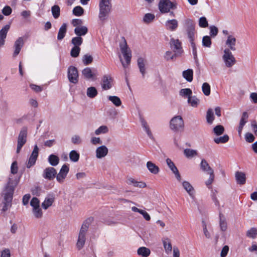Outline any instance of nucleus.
<instances>
[{
  "mask_svg": "<svg viewBox=\"0 0 257 257\" xmlns=\"http://www.w3.org/2000/svg\"><path fill=\"white\" fill-rule=\"evenodd\" d=\"M80 50L81 49L79 47H73L70 51L71 56L73 58L77 57L79 55Z\"/></svg>",
  "mask_w": 257,
  "mask_h": 257,
  "instance_id": "54",
  "label": "nucleus"
},
{
  "mask_svg": "<svg viewBox=\"0 0 257 257\" xmlns=\"http://www.w3.org/2000/svg\"><path fill=\"white\" fill-rule=\"evenodd\" d=\"M71 43L74 47H79L83 43V39L81 37H75L71 40Z\"/></svg>",
  "mask_w": 257,
  "mask_h": 257,
  "instance_id": "46",
  "label": "nucleus"
},
{
  "mask_svg": "<svg viewBox=\"0 0 257 257\" xmlns=\"http://www.w3.org/2000/svg\"><path fill=\"white\" fill-rule=\"evenodd\" d=\"M84 13L83 9L80 6H76L73 10V14L77 17L82 16Z\"/></svg>",
  "mask_w": 257,
  "mask_h": 257,
  "instance_id": "50",
  "label": "nucleus"
},
{
  "mask_svg": "<svg viewBox=\"0 0 257 257\" xmlns=\"http://www.w3.org/2000/svg\"><path fill=\"white\" fill-rule=\"evenodd\" d=\"M162 241L165 252L167 254L170 253L172 250V246L170 239L168 238H165L163 239Z\"/></svg>",
  "mask_w": 257,
  "mask_h": 257,
  "instance_id": "29",
  "label": "nucleus"
},
{
  "mask_svg": "<svg viewBox=\"0 0 257 257\" xmlns=\"http://www.w3.org/2000/svg\"><path fill=\"white\" fill-rule=\"evenodd\" d=\"M137 63L140 71L142 74L143 77H144L145 74L146 73V60L142 57H140L138 59Z\"/></svg>",
  "mask_w": 257,
  "mask_h": 257,
  "instance_id": "27",
  "label": "nucleus"
},
{
  "mask_svg": "<svg viewBox=\"0 0 257 257\" xmlns=\"http://www.w3.org/2000/svg\"><path fill=\"white\" fill-rule=\"evenodd\" d=\"M159 9L161 13L165 14L170 12V10L177 8V3L170 0H160L158 5Z\"/></svg>",
  "mask_w": 257,
  "mask_h": 257,
  "instance_id": "7",
  "label": "nucleus"
},
{
  "mask_svg": "<svg viewBox=\"0 0 257 257\" xmlns=\"http://www.w3.org/2000/svg\"><path fill=\"white\" fill-rule=\"evenodd\" d=\"M236 40L235 38L231 35H229L227 37V39L226 41V45L228 47L229 49L232 51H235V45Z\"/></svg>",
  "mask_w": 257,
  "mask_h": 257,
  "instance_id": "25",
  "label": "nucleus"
},
{
  "mask_svg": "<svg viewBox=\"0 0 257 257\" xmlns=\"http://www.w3.org/2000/svg\"><path fill=\"white\" fill-rule=\"evenodd\" d=\"M24 45V40L23 37H19L14 43V52L13 53V57H15L19 55Z\"/></svg>",
  "mask_w": 257,
  "mask_h": 257,
  "instance_id": "15",
  "label": "nucleus"
},
{
  "mask_svg": "<svg viewBox=\"0 0 257 257\" xmlns=\"http://www.w3.org/2000/svg\"><path fill=\"white\" fill-rule=\"evenodd\" d=\"M192 94V91L190 88H183L179 91V95L183 97L188 99Z\"/></svg>",
  "mask_w": 257,
  "mask_h": 257,
  "instance_id": "37",
  "label": "nucleus"
},
{
  "mask_svg": "<svg viewBox=\"0 0 257 257\" xmlns=\"http://www.w3.org/2000/svg\"><path fill=\"white\" fill-rule=\"evenodd\" d=\"M108 99L115 106L118 107L121 105V101L120 99L116 96H108Z\"/></svg>",
  "mask_w": 257,
  "mask_h": 257,
  "instance_id": "38",
  "label": "nucleus"
},
{
  "mask_svg": "<svg viewBox=\"0 0 257 257\" xmlns=\"http://www.w3.org/2000/svg\"><path fill=\"white\" fill-rule=\"evenodd\" d=\"M222 59L226 67L228 68L231 67L236 62L235 58L233 56L231 52L228 48L224 49L223 51V55L222 56Z\"/></svg>",
  "mask_w": 257,
  "mask_h": 257,
  "instance_id": "9",
  "label": "nucleus"
},
{
  "mask_svg": "<svg viewBox=\"0 0 257 257\" xmlns=\"http://www.w3.org/2000/svg\"><path fill=\"white\" fill-rule=\"evenodd\" d=\"M146 166L150 172L153 174H157L160 172L159 167L151 161H148Z\"/></svg>",
  "mask_w": 257,
  "mask_h": 257,
  "instance_id": "26",
  "label": "nucleus"
},
{
  "mask_svg": "<svg viewBox=\"0 0 257 257\" xmlns=\"http://www.w3.org/2000/svg\"><path fill=\"white\" fill-rule=\"evenodd\" d=\"M137 252L139 255L143 257H148L151 253L150 250L146 247H141L139 248Z\"/></svg>",
  "mask_w": 257,
  "mask_h": 257,
  "instance_id": "36",
  "label": "nucleus"
},
{
  "mask_svg": "<svg viewBox=\"0 0 257 257\" xmlns=\"http://www.w3.org/2000/svg\"><path fill=\"white\" fill-rule=\"evenodd\" d=\"M16 185L17 182L14 184L11 179L10 178L6 189V192L4 196V200L3 202L4 205L3 208V210L4 211H7L9 208L11 206L14 192Z\"/></svg>",
  "mask_w": 257,
  "mask_h": 257,
  "instance_id": "2",
  "label": "nucleus"
},
{
  "mask_svg": "<svg viewBox=\"0 0 257 257\" xmlns=\"http://www.w3.org/2000/svg\"><path fill=\"white\" fill-rule=\"evenodd\" d=\"M183 78L188 82H191L193 80V71L191 69L185 70L182 73Z\"/></svg>",
  "mask_w": 257,
  "mask_h": 257,
  "instance_id": "33",
  "label": "nucleus"
},
{
  "mask_svg": "<svg viewBox=\"0 0 257 257\" xmlns=\"http://www.w3.org/2000/svg\"><path fill=\"white\" fill-rule=\"evenodd\" d=\"M155 18V17L154 14L148 13L144 16L143 20L144 22L146 23H149L153 21L154 20Z\"/></svg>",
  "mask_w": 257,
  "mask_h": 257,
  "instance_id": "57",
  "label": "nucleus"
},
{
  "mask_svg": "<svg viewBox=\"0 0 257 257\" xmlns=\"http://www.w3.org/2000/svg\"><path fill=\"white\" fill-rule=\"evenodd\" d=\"M0 257H11V252L9 248H5L1 252Z\"/></svg>",
  "mask_w": 257,
  "mask_h": 257,
  "instance_id": "64",
  "label": "nucleus"
},
{
  "mask_svg": "<svg viewBox=\"0 0 257 257\" xmlns=\"http://www.w3.org/2000/svg\"><path fill=\"white\" fill-rule=\"evenodd\" d=\"M166 29L170 31H175L178 27V22L176 19L167 20L165 24Z\"/></svg>",
  "mask_w": 257,
  "mask_h": 257,
  "instance_id": "18",
  "label": "nucleus"
},
{
  "mask_svg": "<svg viewBox=\"0 0 257 257\" xmlns=\"http://www.w3.org/2000/svg\"><path fill=\"white\" fill-rule=\"evenodd\" d=\"M202 90L204 94L208 96L210 94V86L207 82H204L202 86Z\"/></svg>",
  "mask_w": 257,
  "mask_h": 257,
  "instance_id": "51",
  "label": "nucleus"
},
{
  "mask_svg": "<svg viewBox=\"0 0 257 257\" xmlns=\"http://www.w3.org/2000/svg\"><path fill=\"white\" fill-rule=\"evenodd\" d=\"M54 200V195L53 194H48L42 203V208L45 210L47 209L49 207L52 205Z\"/></svg>",
  "mask_w": 257,
  "mask_h": 257,
  "instance_id": "17",
  "label": "nucleus"
},
{
  "mask_svg": "<svg viewBox=\"0 0 257 257\" xmlns=\"http://www.w3.org/2000/svg\"><path fill=\"white\" fill-rule=\"evenodd\" d=\"M56 169L53 167H49L44 170L42 176L46 179L52 180L56 177Z\"/></svg>",
  "mask_w": 257,
  "mask_h": 257,
  "instance_id": "14",
  "label": "nucleus"
},
{
  "mask_svg": "<svg viewBox=\"0 0 257 257\" xmlns=\"http://www.w3.org/2000/svg\"><path fill=\"white\" fill-rule=\"evenodd\" d=\"M214 119V113L212 109H208L206 113V120L208 123L212 124Z\"/></svg>",
  "mask_w": 257,
  "mask_h": 257,
  "instance_id": "43",
  "label": "nucleus"
},
{
  "mask_svg": "<svg viewBox=\"0 0 257 257\" xmlns=\"http://www.w3.org/2000/svg\"><path fill=\"white\" fill-rule=\"evenodd\" d=\"M30 205L32 208L40 207V200L37 197H33L30 201Z\"/></svg>",
  "mask_w": 257,
  "mask_h": 257,
  "instance_id": "60",
  "label": "nucleus"
},
{
  "mask_svg": "<svg viewBox=\"0 0 257 257\" xmlns=\"http://www.w3.org/2000/svg\"><path fill=\"white\" fill-rule=\"evenodd\" d=\"M202 226H203V230L204 235L207 238H211V234L208 231L207 228V225L204 221H202Z\"/></svg>",
  "mask_w": 257,
  "mask_h": 257,
  "instance_id": "61",
  "label": "nucleus"
},
{
  "mask_svg": "<svg viewBox=\"0 0 257 257\" xmlns=\"http://www.w3.org/2000/svg\"><path fill=\"white\" fill-rule=\"evenodd\" d=\"M209 34L211 37H215L216 36H217L218 32V30L216 27L213 25L210 26L209 27Z\"/></svg>",
  "mask_w": 257,
  "mask_h": 257,
  "instance_id": "59",
  "label": "nucleus"
},
{
  "mask_svg": "<svg viewBox=\"0 0 257 257\" xmlns=\"http://www.w3.org/2000/svg\"><path fill=\"white\" fill-rule=\"evenodd\" d=\"M68 78L69 81L72 83L76 84L78 81V73L77 68L73 66H70L68 69Z\"/></svg>",
  "mask_w": 257,
  "mask_h": 257,
  "instance_id": "10",
  "label": "nucleus"
},
{
  "mask_svg": "<svg viewBox=\"0 0 257 257\" xmlns=\"http://www.w3.org/2000/svg\"><path fill=\"white\" fill-rule=\"evenodd\" d=\"M170 45L174 52L176 53V55L180 56L183 53V51L181 46V42L178 39H171Z\"/></svg>",
  "mask_w": 257,
  "mask_h": 257,
  "instance_id": "13",
  "label": "nucleus"
},
{
  "mask_svg": "<svg viewBox=\"0 0 257 257\" xmlns=\"http://www.w3.org/2000/svg\"><path fill=\"white\" fill-rule=\"evenodd\" d=\"M166 163L168 167L170 168V169L172 171L173 173L178 171L177 168L175 166L174 163L170 159L167 158L166 159Z\"/></svg>",
  "mask_w": 257,
  "mask_h": 257,
  "instance_id": "53",
  "label": "nucleus"
},
{
  "mask_svg": "<svg viewBox=\"0 0 257 257\" xmlns=\"http://www.w3.org/2000/svg\"><path fill=\"white\" fill-rule=\"evenodd\" d=\"M202 45L204 47L210 48L211 45V38L208 36H205L202 39Z\"/></svg>",
  "mask_w": 257,
  "mask_h": 257,
  "instance_id": "52",
  "label": "nucleus"
},
{
  "mask_svg": "<svg viewBox=\"0 0 257 257\" xmlns=\"http://www.w3.org/2000/svg\"><path fill=\"white\" fill-rule=\"evenodd\" d=\"M188 103L193 107H196L199 103V100L195 96H191L188 99Z\"/></svg>",
  "mask_w": 257,
  "mask_h": 257,
  "instance_id": "41",
  "label": "nucleus"
},
{
  "mask_svg": "<svg viewBox=\"0 0 257 257\" xmlns=\"http://www.w3.org/2000/svg\"><path fill=\"white\" fill-rule=\"evenodd\" d=\"M108 132V127L105 125H101L95 131V134L96 135H99L100 134H106Z\"/></svg>",
  "mask_w": 257,
  "mask_h": 257,
  "instance_id": "49",
  "label": "nucleus"
},
{
  "mask_svg": "<svg viewBox=\"0 0 257 257\" xmlns=\"http://www.w3.org/2000/svg\"><path fill=\"white\" fill-rule=\"evenodd\" d=\"M184 27L185 28L187 37L190 44H195L194 41L196 35V31L193 21L189 18L186 19L184 21Z\"/></svg>",
  "mask_w": 257,
  "mask_h": 257,
  "instance_id": "5",
  "label": "nucleus"
},
{
  "mask_svg": "<svg viewBox=\"0 0 257 257\" xmlns=\"http://www.w3.org/2000/svg\"><path fill=\"white\" fill-rule=\"evenodd\" d=\"M92 220V218H88L83 222L81 225L76 243V247L78 250L81 249L85 245L87 231Z\"/></svg>",
  "mask_w": 257,
  "mask_h": 257,
  "instance_id": "1",
  "label": "nucleus"
},
{
  "mask_svg": "<svg viewBox=\"0 0 257 257\" xmlns=\"http://www.w3.org/2000/svg\"><path fill=\"white\" fill-rule=\"evenodd\" d=\"M10 28V25H6L0 30V48L5 45V39Z\"/></svg>",
  "mask_w": 257,
  "mask_h": 257,
  "instance_id": "19",
  "label": "nucleus"
},
{
  "mask_svg": "<svg viewBox=\"0 0 257 257\" xmlns=\"http://www.w3.org/2000/svg\"><path fill=\"white\" fill-rule=\"evenodd\" d=\"M170 127L174 132L183 131L184 123L182 117L180 115L173 117L170 121Z\"/></svg>",
  "mask_w": 257,
  "mask_h": 257,
  "instance_id": "6",
  "label": "nucleus"
},
{
  "mask_svg": "<svg viewBox=\"0 0 257 257\" xmlns=\"http://www.w3.org/2000/svg\"><path fill=\"white\" fill-rule=\"evenodd\" d=\"M28 130L26 127L21 128L18 137L17 147L16 153L19 154L23 146L26 143L27 139Z\"/></svg>",
  "mask_w": 257,
  "mask_h": 257,
  "instance_id": "8",
  "label": "nucleus"
},
{
  "mask_svg": "<svg viewBox=\"0 0 257 257\" xmlns=\"http://www.w3.org/2000/svg\"><path fill=\"white\" fill-rule=\"evenodd\" d=\"M66 32L67 24L66 23H63L59 28L57 35V39L58 40H62L65 37Z\"/></svg>",
  "mask_w": 257,
  "mask_h": 257,
  "instance_id": "31",
  "label": "nucleus"
},
{
  "mask_svg": "<svg viewBox=\"0 0 257 257\" xmlns=\"http://www.w3.org/2000/svg\"><path fill=\"white\" fill-rule=\"evenodd\" d=\"M200 168L203 171L207 172L208 174L214 172L213 169L210 167L208 163L204 159H202L201 160L200 163Z\"/></svg>",
  "mask_w": 257,
  "mask_h": 257,
  "instance_id": "32",
  "label": "nucleus"
},
{
  "mask_svg": "<svg viewBox=\"0 0 257 257\" xmlns=\"http://www.w3.org/2000/svg\"><path fill=\"white\" fill-rule=\"evenodd\" d=\"M219 226L222 231H225L227 228V222L225 218L221 213L219 214Z\"/></svg>",
  "mask_w": 257,
  "mask_h": 257,
  "instance_id": "34",
  "label": "nucleus"
},
{
  "mask_svg": "<svg viewBox=\"0 0 257 257\" xmlns=\"http://www.w3.org/2000/svg\"><path fill=\"white\" fill-rule=\"evenodd\" d=\"M208 25V22L205 17L200 18L199 20V26L200 27L204 28L207 27Z\"/></svg>",
  "mask_w": 257,
  "mask_h": 257,
  "instance_id": "58",
  "label": "nucleus"
},
{
  "mask_svg": "<svg viewBox=\"0 0 257 257\" xmlns=\"http://www.w3.org/2000/svg\"><path fill=\"white\" fill-rule=\"evenodd\" d=\"M108 152V149L105 146H100L96 150V156L98 159L103 158L107 155Z\"/></svg>",
  "mask_w": 257,
  "mask_h": 257,
  "instance_id": "24",
  "label": "nucleus"
},
{
  "mask_svg": "<svg viewBox=\"0 0 257 257\" xmlns=\"http://www.w3.org/2000/svg\"><path fill=\"white\" fill-rule=\"evenodd\" d=\"M69 157L71 161L76 162L79 159V154L75 150H72L70 152Z\"/></svg>",
  "mask_w": 257,
  "mask_h": 257,
  "instance_id": "48",
  "label": "nucleus"
},
{
  "mask_svg": "<svg viewBox=\"0 0 257 257\" xmlns=\"http://www.w3.org/2000/svg\"><path fill=\"white\" fill-rule=\"evenodd\" d=\"M112 78L110 75H104L102 78V88L105 90L110 89L112 86Z\"/></svg>",
  "mask_w": 257,
  "mask_h": 257,
  "instance_id": "16",
  "label": "nucleus"
},
{
  "mask_svg": "<svg viewBox=\"0 0 257 257\" xmlns=\"http://www.w3.org/2000/svg\"><path fill=\"white\" fill-rule=\"evenodd\" d=\"M82 73L84 77L88 79H93L96 76V74L92 72L91 69L89 67L84 69Z\"/></svg>",
  "mask_w": 257,
  "mask_h": 257,
  "instance_id": "30",
  "label": "nucleus"
},
{
  "mask_svg": "<svg viewBox=\"0 0 257 257\" xmlns=\"http://www.w3.org/2000/svg\"><path fill=\"white\" fill-rule=\"evenodd\" d=\"M183 188L188 193L192 198L194 197L195 190L192 185L187 181H184L182 183Z\"/></svg>",
  "mask_w": 257,
  "mask_h": 257,
  "instance_id": "20",
  "label": "nucleus"
},
{
  "mask_svg": "<svg viewBox=\"0 0 257 257\" xmlns=\"http://www.w3.org/2000/svg\"><path fill=\"white\" fill-rule=\"evenodd\" d=\"M48 161L51 166H56L59 164V159L56 155L51 154L49 156Z\"/></svg>",
  "mask_w": 257,
  "mask_h": 257,
  "instance_id": "35",
  "label": "nucleus"
},
{
  "mask_svg": "<svg viewBox=\"0 0 257 257\" xmlns=\"http://www.w3.org/2000/svg\"><path fill=\"white\" fill-rule=\"evenodd\" d=\"M74 33L78 37L85 36L88 33V29L86 26L77 27L74 29Z\"/></svg>",
  "mask_w": 257,
  "mask_h": 257,
  "instance_id": "28",
  "label": "nucleus"
},
{
  "mask_svg": "<svg viewBox=\"0 0 257 257\" xmlns=\"http://www.w3.org/2000/svg\"><path fill=\"white\" fill-rule=\"evenodd\" d=\"M97 91L94 87H90L87 89V96L89 98H94L97 95Z\"/></svg>",
  "mask_w": 257,
  "mask_h": 257,
  "instance_id": "40",
  "label": "nucleus"
},
{
  "mask_svg": "<svg viewBox=\"0 0 257 257\" xmlns=\"http://www.w3.org/2000/svg\"><path fill=\"white\" fill-rule=\"evenodd\" d=\"M123 41L119 44V47L121 54H122L125 62H124L120 55H119L120 61L123 68H126L130 65L132 58V52L128 47L126 40L123 37Z\"/></svg>",
  "mask_w": 257,
  "mask_h": 257,
  "instance_id": "3",
  "label": "nucleus"
},
{
  "mask_svg": "<svg viewBox=\"0 0 257 257\" xmlns=\"http://www.w3.org/2000/svg\"><path fill=\"white\" fill-rule=\"evenodd\" d=\"M229 140V137L227 135H224L222 137H220L218 138H216L214 139V141L216 144L220 143H225L227 142Z\"/></svg>",
  "mask_w": 257,
  "mask_h": 257,
  "instance_id": "45",
  "label": "nucleus"
},
{
  "mask_svg": "<svg viewBox=\"0 0 257 257\" xmlns=\"http://www.w3.org/2000/svg\"><path fill=\"white\" fill-rule=\"evenodd\" d=\"M224 132V127L221 125H218L213 128V132L216 136H220Z\"/></svg>",
  "mask_w": 257,
  "mask_h": 257,
  "instance_id": "55",
  "label": "nucleus"
},
{
  "mask_svg": "<svg viewBox=\"0 0 257 257\" xmlns=\"http://www.w3.org/2000/svg\"><path fill=\"white\" fill-rule=\"evenodd\" d=\"M140 121L141 123L142 126L143 127L144 130L147 133L148 136L149 137L150 139L153 140V136L151 133V131L150 130L149 126L148 124V123L146 121V120L144 119V118L143 116H140Z\"/></svg>",
  "mask_w": 257,
  "mask_h": 257,
  "instance_id": "21",
  "label": "nucleus"
},
{
  "mask_svg": "<svg viewBox=\"0 0 257 257\" xmlns=\"http://www.w3.org/2000/svg\"><path fill=\"white\" fill-rule=\"evenodd\" d=\"M32 213L35 218L40 219L43 216V211L40 207L32 208Z\"/></svg>",
  "mask_w": 257,
  "mask_h": 257,
  "instance_id": "44",
  "label": "nucleus"
},
{
  "mask_svg": "<svg viewBox=\"0 0 257 257\" xmlns=\"http://www.w3.org/2000/svg\"><path fill=\"white\" fill-rule=\"evenodd\" d=\"M12 12V8L8 6H5L2 10V13L6 16L10 15Z\"/></svg>",
  "mask_w": 257,
  "mask_h": 257,
  "instance_id": "63",
  "label": "nucleus"
},
{
  "mask_svg": "<svg viewBox=\"0 0 257 257\" xmlns=\"http://www.w3.org/2000/svg\"><path fill=\"white\" fill-rule=\"evenodd\" d=\"M235 178L238 184L242 185L246 183V175L243 172L236 171L235 173Z\"/></svg>",
  "mask_w": 257,
  "mask_h": 257,
  "instance_id": "22",
  "label": "nucleus"
},
{
  "mask_svg": "<svg viewBox=\"0 0 257 257\" xmlns=\"http://www.w3.org/2000/svg\"><path fill=\"white\" fill-rule=\"evenodd\" d=\"M184 154L187 158H192L197 155V152L195 150L186 149L184 150Z\"/></svg>",
  "mask_w": 257,
  "mask_h": 257,
  "instance_id": "39",
  "label": "nucleus"
},
{
  "mask_svg": "<svg viewBox=\"0 0 257 257\" xmlns=\"http://www.w3.org/2000/svg\"><path fill=\"white\" fill-rule=\"evenodd\" d=\"M39 150L38 147L37 145H35L26 165L28 168H30L35 164L38 157Z\"/></svg>",
  "mask_w": 257,
  "mask_h": 257,
  "instance_id": "11",
  "label": "nucleus"
},
{
  "mask_svg": "<svg viewBox=\"0 0 257 257\" xmlns=\"http://www.w3.org/2000/svg\"><path fill=\"white\" fill-rule=\"evenodd\" d=\"M248 117V113L246 112H243L237 129L238 133L239 135H241L243 127L247 121Z\"/></svg>",
  "mask_w": 257,
  "mask_h": 257,
  "instance_id": "23",
  "label": "nucleus"
},
{
  "mask_svg": "<svg viewBox=\"0 0 257 257\" xmlns=\"http://www.w3.org/2000/svg\"><path fill=\"white\" fill-rule=\"evenodd\" d=\"M69 171V167L66 165H63L61 169L59 171V172L57 175H56V180L59 183H63L64 182V179L66 178L68 172Z\"/></svg>",
  "mask_w": 257,
  "mask_h": 257,
  "instance_id": "12",
  "label": "nucleus"
},
{
  "mask_svg": "<svg viewBox=\"0 0 257 257\" xmlns=\"http://www.w3.org/2000/svg\"><path fill=\"white\" fill-rule=\"evenodd\" d=\"M52 15L55 19H57L60 16V9L57 5H54L51 8Z\"/></svg>",
  "mask_w": 257,
  "mask_h": 257,
  "instance_id": "47",
  "label": "nucleus"
},
{
  "mask_svg": "<svg viewBox=\"0 0 257 257\" xmlns=\"http://www.w3.org/2000/svg\"><path fill=\"white\" fill-rule=\"evenodd\" d=\"M229 250V247L228 245H224L220 252V256L221 257H226L228 253V251Z\"/></svg>",
  "mask_w": 257,
  "mask_h": 257,
  "instance_id": "62",
  "label": "nucleus"
},
{
  "mask_svg": "<svg viewBox=\"0 0 257 257\" xmlns=\"http://www.w3.org/2000/svg\"><path fill=\"white\" fill-rule=\"evenodd\" d=\"M93 61L92 56L89 54H86L84 55L82 58V62L85 65L90 64Z\"/></svg>",
  "mask_w": 257,
  "mask_h": 257,
  "instance_id": "56",
  "label": "nucleus"
},
{
  "mask_svg": "<svg viewBox=\"0 0 257 257\" xmlns=\"http://www.w3.org/2000/svg\"><path fill=\"white\" fill-rule=\"evenodd\" d=\"M111 8L110 0L99 1L98 18L100 21L103 22L107 19L109 14L111 12Z\"/></svg>",
  "mask_w": 257,
  "mask_h": 257,
  "instance_id": "4",
  "label": "nucleus"
},
{
  "mask_svg": "<svg viewBox=\"0 0 257 257\" xmlns=\"http://www.w3.org/2000/svg\"><path fill=\"white\" fill-rule=\"evenodd\" d=\"M246 235L248 238H255L257 236V229L255 227H251L246 231Z\"/></svg>",
  "mask_w": 257,
  "mask_h": 257,
  "instance_id": "42",
  "label": "nucleus"
}]
</instances>
